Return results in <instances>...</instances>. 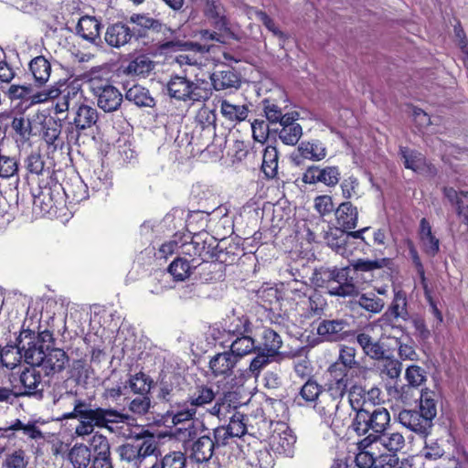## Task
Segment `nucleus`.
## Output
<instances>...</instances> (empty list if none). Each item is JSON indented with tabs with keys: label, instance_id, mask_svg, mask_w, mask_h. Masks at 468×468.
Returning a JSON list of instances; mask_svg holds the SVG:
<instances>
[{
	"label": "nucleus",
	"instance_id": "49",
	"mask_svg": "<svg viewBox=\"0 0 468 468\" xmlns=\"http://www.w3.org/2000/svg\"><path fill=\"white\" fill-rule=\"evenodd\" d=\"M356 303L370 314L380 313L385 305L384 300L374 292L361 294Z\"/></svg>",
	"mask_w": 468,
	"mask_h": 468
},
{
	"label": "nucleus",
	"instance_id": "41",
	"mask_svg": "<svg viewBox=\"0 0 468 468\" xmlns=\"http://www.w3.org/2000/svg\"><path fill=\"white\" fill-rule=\"evenodd\" d=\"M29 70L35 81L41 86L45 84L50 77L51 65L45 57L37 56L30 61Z\"/></svg>",
	"mask_w": 468,
	"mask_h": 468
},
{
	"label": "nucleus",
	"instance_id": "27",
	"mask_svg": "<svg viewBox=\"0 0 468 468\" xmlns=\"http://www.w3.org/2000/svg\"><path fill=\"white\" fill-rule=\"evenodd\" d=\"M341 402L333 398L322 395L321 398L313 405L315 412L323 419L324 422L328 426L335 424L336 414L340 408Z\"/></svg>",
	"mask_w": 468,
	"mask_h": 468
},
{
	"label": "nucleus",
	"instance_id": "63",
	"mask_svg": "<svg viewBox=\"0 0 468 468\" xmlns=\"http://www.w3.org/2000/svg\"><path fill=\"white\" fill-rule=\"evenodd\" d=\"M186 458L181 452H172L165 454L158 463L160 468H185Z\"/></svg>",
	"mask_w": 468,
	"mask_h": 468
},
{
	"label": "nucleus",
	"instance_id": "29",
	"mask_svg": "<svg viewBox=\"0 0 468 468\" xmlns=\"http://www.w3.org/2000/svg\"><path fill=\"white\" fill-rule=\"evenodd\" d=\"M335 218L340 228L352 231L358 222V210L350 201L342 202L335 210Z\"/></svg>",
	"mask_w": 468,
	"mask_h": 468
},
{
	"label": "nucleus",
	"instance_id": "56",
	"mask_svg": "<svg viewBox=\"0 0 468 468\" xmlns=\"http://www.w3.org/2000/svg\"><path fill=\"white\" fill-rule=\"evenodd\" d=\"M140 448L136 441L132 443H125L118 448V452L122 461H125L138 466L142 463L140 457Z\"/></svg>",
	"mask_w": 468,
	"mask_h": 468
},
{
	"label": "nucleus",
	"instance_id": "12",
	"mask_svg": "<svg viewBox=\"0 0 468 468\" xmlns=\"http://www.w3.org/2000/svg\"><path fill=\"white\" fill-rule=\"evenodd\" d=\"M203 14L208 19L211 25L219 31L233 37L234 34L229 27V20L226 15V8L221 0H201Z\"/></svg>",
	"mask_w": 468,
	"mask_h": 468
},
{
	"label": "nucleus",
	"instance_id": "28",
	"mask_svg": "<svg viewBox=\"0 0 468 468\" xmlns=\"http://www.w3.org/2000/svg\"><path fill=\"white\" fill-rule=\"evenodd\" d=\"M210 80L216 90H224L232 88L239 89L240 85L239 74L229 67L215 70L210 75Z\"/></svg>",
	"mask_w": 468,
	"mask_h": 468
},
{
	"label": "nucleus",
	"instance_id": "23",
	"mask_svg": "<svg viewBox=\"0 0 468 468\" xmlns=\"http://www.w3.org/2000/svg\"><path fill=\"white\" fill-rule=\"evenodd\" d=\"M133 36L134 33L129 26L122 22H117L107 27L104 41L111 48H120L128 44Z\"/></svg>",
	"mask_w": 468,
	"mask_h": 468
},
{
	"label": "nucleus",
	"instance_id": "55",
	"mask_svg": "<svg viewBox=\"0 0 468 468\" xmlns=\"http://www.w3.org/2000/svg\"><path fill=\"white\" fill-rule=\"evenodd\" d=\"M197 269L199 270L200 279L205 282H210L221 277V266L213 260L202 261L197 263Z\"/></svg>",
	"mask_w": 468,
	"mask_h": 468
},
{
	"label": "nucleus",
	"instance_id": "25",
	"mask_svg": "<svg viewBox=\"0 0 468 468\" xmlns=\"http://www.w3.org/2000/svg\"><path fill=\"white\" fill-rule=\"evenodd\" d=\"M324 388L313 378H309L301 387L293 401L298 406H313L323 395Z\"/></svg>",
	"mask_w": 468,
	"mask_h": 468
},
{
	"label": "nucleus",
	"instance_id": "51",
	"mask_svg": "<svg viewBox=\"0 0 468 468\" xmlns=\"http://www.w3.org/2000/svg\"><path fill=\"white\" fill-rule=\"evenodd\" d=\"M399 154L403 159L405 167L408 169H411L416 172L421 169L424 165L423 155L416 150H412L408 147H400Z\"/></svg>",
	"mask_w": 468,
	"mask_h": 468
},
{
	"label": "nucleus",
	"instance_id": "38",
	"mask_svg": "<svg viewBox=\"0 0 468 468\" xmlns=\"http://www.w3.org/2000/svg\"><path fill=\"white\" fill-rule=\"evenodd\" d=\"M197 268L196 259L190 261L183 257H177L170 263L168 271L175 281L183 282L187 279Z\"/></svg>",
	"mask_w": 468,
	"mask_h": 468
},
{
	"label": "nucleus",
	"instance_id": "43",
	"mask_svg": "<svg viewBox=\"0 0 468 468\" xmlns=\"http://www.w3.org/2000/svg\"><path fill=\"white\" fill-rule=\"evenodd\" d=\"M125 99L133 102L138 107L153 108L155 105V101L151 96L149 90L141 85H133L127 90Z\"/></svg>",
	"mask_w": 468,
	"mask_h": 468
},
{
	"label": "nucleus",
	"instance_id": "37",
	"mask_svg": "<svg viewBox=\"0 0 468 468\" xmlns=\"http://www.w3.org/2000/svg\"><path fill=\"white\" fill-rule=\"evenodd\" d=\"M162 52L168 51H193L197 53L205 54L209 52L210 48L206 45L199 44L193 41H182L179 39L167 40L162 42L159 46Z\"/></svg>",
	"mask_w": 468,
	"mask_h": 468
},
{
	"label": "nucleus",
	"instance_id": "8",
	"mask_svg": "<svg viewBox=\"0 0 468 468\" xmlns=\"http://www.w3.org/2000/svg\"><path fill=\"white\" fill-rule=\"evenodd\" d=\"M16 347L17 353L25 362L32 367H38L43 362L47 350L34 336V331L23 330L16 338Z\"/></svg>",
	"mask_w": 468,
	"mask_h": 468
},
{
	"label": "nucleus",
	"instance_id": "7",
	"mask_svg": "<svg viewBox=\"0 0 468 468\" xmlns=\"http://www.w3.org/2000/svg\"><path fill=\"white\" fill-rule=\"evenodd\" d=\"M90 89L97 100L100 109L105 112H112L119 109L122 102V95L120 90L108 80L91 79Z\"/></svg>",
	"mask_w": 468,
	"mask_h": 468
},
{
	"label": "nucleus",
	"instance_id": "17",
	"mask_svg": "<svg viewBox=\"0 0 468 468\" xmlns=\"http://www.w3.org/2000/svg\"><path fill=\"white\" fill-rule=\"evenodd\" d=\"M239 362V360L235 355L230 350H227L213 356L208 366L214 377L227 378L234 375V370Z\"/></svg>",
	"mask_w": 468,
	"mask_h": 468
},
{
	"label": "nucleus",
	"instance_id": "19",
	"mask_svg": "<svg viewBox=\"0 0 468 468\" xmlns=\"http://www.w3.org/2000/svg\"><path fill=\"white\" fill-rule=\"evenodd\" d=\"M407 306L408 301L406 292L401 290L396 292L390 306L378 320L379 323H381V326L391 324L392 318L395 320L400 318L403 321H408L410 319V314Z\"/></svg>",
	"mask_w": 468,
	"mask_h": 468
},
{
	"label": "nucleus",
	"instance_id": "48",
	"mask_svg": "<svg viewBox=\"0 0 468 468\" xmlns=\"http://www.w3.org/2000/svg\"><path fill=\"white\" fill-rule=\"evenodd\" d=\"M367 390L360 385H353L348 390V401L351 409L357 413L370 409L367 401Z\"/></svg>",
	"mask_w": 468,
	"mask_h": 468
},
{
	"label": "nucleus",
	"instance_id": "59",
	"mask_svg": "<svg viewBox=\"0 0 468 468\" xmlns=\"http://www.w3.org/2000/svg\"><path fill=\"white\" fill-rule=\"evenodd\" d=\"M29 457L22 449L14 451L7 454L3 462L4 468H27Z\"/></svg>",
	"mask_w": 468,
	"mask_h": 468
},
{
	"label": "nucleus",
	"instance_id": "62",
	"mask_svg": "<svg viewBox=\"0 0 468 468\" xmlns=\"http://www.w3.org/2000/svg\"><path fill=\"white\" fill-rule=\"evenodd\" d=\"M247 416L239 411L235 412L227 425L233 437H241L247 432L245 420Z\"/></svg>",
	"mask_w": 468,
	"mask_h": 468
},
{
	"label": "nucleus",
	"instance_id": "22",
	"mask_svg": "<svg viewBox=\"0 0 468 468\" xmlns=\"http://www.w3.org/2000/svg\"><path fill=\"white\" fill-rule=\"evenodd\" d=\"M130 22L138 26L142 30H151L154 33L161 35L158 38V44L165 42V39L174 34V31L162 23L159 19L151 17L144 14H133L130 16ZM160 45H158L159 47Z\"/></svg>",
	"mask_w": 468,
	"mask_h": 468
},
{
	"label": "nucleus",
	"instance_id": "36",
	"mask_svg": "<svg viewBox=\"0 0 468 468\" xmlns=\"http://www.w3.org/2000/svg\"><path fill=\"white\" fill-rule=\"evenodd\" d=\"M250 110L246 104H235L228 100L220 101V113L230 122L237 124L245 121Z\"/></svg>",
	"mask_w": 468,
	"mask_h": 468
},
{
	"label": "nucleus",
	"instance_id": "61",
	"mask_svg": "<svg viewBox=\"0 0 468 468\" xmlns=\"http://www.w3.org/2000/svg\"><path fill=\"white\" fill-rule=\"evenodd\" d=\"M257 355L254 356L249 366V370L252 376L258 377L261 371L271 363V358L274 356L263 350H257Z\"/></svg>",
	"mask_w": 468,
	"mask_h": 468
},
{
	"label": "nucleus",
	"instance_id": "3",
	"mask_svg": "<svg viewBox=\"0 0 468 468\" xmlns=\"http://www.w3.org/2000/svg\"><path fill=\"white\" fill-rule=\"evenodd\" d=\"M349 273V267H320L314 271L312 281L315 286L326 288L331 296H356L359 292L358 288Z\"/></svg>",
	"mask_w": 468,
	"mask_h": 468
},
{
	"label": "nucleus",
	"instance_id": "60",
	"mask_svg": "<svg viewBox=\"0 0 468 468\" xmlns=\"http://www.w3.org/2000/svg\"><path fill=\"white\" fill-rule=\"evenodd\" d=\"M356 351L355 347L344 346L340 348L338 360L335 363H339L340 366L346 370L357 367L359 363L356 360Z\"/></svg>",
	"mask_w": 468,
	"mask_h": 468
},
{
	"label": "nucleus",
	"instance_id": "21",
	"mask_svg": "<svg viewBox=\"0 0 468 468\" xmlns=\"http://www.w3.org/2000/svg\"><path fill=\"white\" fill-rule=\"evenodd\" d=\"M216 239L209 238L203 239L202 234L194 235L191 241L180 245L181 253L192 257H199L202 261L209 260L212 245Z\"/></svg>",
	"mask_w": 468,
	"mask_h": 468
},
{
	"label": "nucleus",
	"instance_id": "4",
	"mask_svg": "<svg viewBox=\"0 0 468 468\" xmlns=\"http://www.w3.org/2000/svg\"><path fill=\"white\" fill-rule=\"evenodd\" d=\"M390 415L384 407L360 410L355 414L351 428L358 436L376 437L389 425Z\"/></svg>",
	"mask_w": 468,
	"mask_h": 468
},
{
	"label": "nucleus",
	"instance_id": "44",
	"mask_svg": "<svg viewBox=\"0 0 468 468\" xmlns=\"http://www.w3.org/2000/svg\"><path fill=\"white\" fill-rule=\"evenodd\" d=\"M68 457L74 468H87L91 461L90 449L82 443H76Z\"/></svg>",
	"mask_w": 468,
	"mask_h": 468
},
{
	"label": "nucleus",
	"instance_id": "53",
	"mask_svg": "<svg viewBox=\"0 0 468 468\" xmlns=\"http://www.w3.org/2000/svg\"><path fill=\"white\" fill-rule=\"evenodd\" d=\"M273 131L278 133L280 140L287 145H295L303 135V128L300 124L287 125Z\"/></svg>",
	"mask_w": 468,
	"mask_h": 468
},
{
	"label": "nucleus",
	"instance_id": "18",
	"mask_svg": "<svg viewBox=\"0 0 468 468\" xmlns=\"http://www.w3.org/2000/svg\"><path fill=\"white\" fill-rule=\"evenodd\" d=\"M377 437H365L360 441V447L369 448L374 443L381 444L385 449L390 452L397 453L405 446V438L399 431L386 432L382 431L380 434H376Z\"/></svg>",
	"mask_w": 468,
	"mask_h": 468
},
{
	"label": "nucleus",
	"instance_id": "26",
	"mask_svg": "<svg viewBox=\"0 0 468 468\" xmlns=\"http://www.w3.org/2000/svg\"><path fill=\"white\" fill-rule=\"evenodd\" d=\"M101 24L93 16H82L77 25V33L83 39L100 46L102 43L101 37Z\"/></svg>",
	"mask_w": 468,
	"mask_h": 468
},
{
	"label": "nucleus",
	"instance_id": "40",
	"mask_svg": "<svg viewBox=\"0 0 468 468\" xmlns=\"http://www.w3.org/2000/svg\"><path fill=\"white\" fill-rule=\"evenodd\" d=\"M261 343L258 344L259 350L268 352L270 355L276 356L282 346V339L281 335L271 328H264L261 335Z\"/></svg>",
	"mask_w": 468,
	"mask_h": 468
},
{
	"label": "nucleus",
	"instance_id": "57",
	"mask_svg": "<svg viewBox=\"0 0 468 468\" xmlns=\"http://www.w3.org/2000/svg\"><path fill=\"white\" fill-rule=\"evenodd\" d=\"M1 90L11 101L28 100V97L32 96L33 91V88L30 84H11L6 90L4 86H1Z\"/></svg>",
	"mask_w": 468,
	"mask_h": 468
},
{
	"label": "nucleus",
	"instance_id": "5",
	"mask_svg": "<svg viewBox=\"0 0 468 468\" xmlns=\"http://www.w3.org/2000/svg\"><path fill=\"white\" fill-rule=\"evenodd\" d=\"M369 229V227L356 231H350L342 228H331L324 235V240L337 254L347 258L353 254L356 249L353 239L365 241L363 234Z\"/></svg>",
	"mask_w": 468,
	"mask_h": 468
},
{
	"label": "nucleus",
	"instance_id": "54",
	"mask_svg": "<svg viewBox=\"0 0 468 468\" xmlns=\"http://www.w3.org/2000/svg\"><path fill=\"white\" fill-rule=\"evenodd\" d=\"M61 190L66 197L73 202H80L88 197L87 186L80 178L72 185L61 186Z\"/></svg>",
	"mask_w": 468,
	"mask_h": 468
},
{
	"label": "nucleus",
	"instance_id": "14",
	"mask_svg": "<svg viewBox=\"0 0 468 468\" xmlns=\"http://www.w3.org/2000/svg\"><path fill=\"white\" fill-rule=\"evenodd\" d=\"M328 372L331 378L325 384L326 396L342 402L348 388V374L339 363L332 364L328 368Z\"/></svg>",
	"mask_w": 468,
	"mask_h": 468
},
{
	"label": "nucleus",
	"instance_id": "35",
	"mask_svg": "<svg viewBox=\"0 0 468 468\" xmlns=\"http://www.w3.org/2000/svg\"><path fill=\"white\" fill-rule=\"evenodd\" d=\"M43 128V139L45 142L53 146L54 149L61 147L63 141L60 138L62 124L59 119L49 117L46 119L42 123Z\"/></svg>",
	"mask_w": 468,
	"mask_h": 468
},
{
	"label": "nucleus",
	"instance_id": "39",
	"mask_svg": "<svg viewBox=\"0 0 468 468\" xmlns=\"http://www.w3.org/2000/svg\"><path fill=\"white\" fill-rule=\"evenodd\" d=\"M0 431H21L27 439L41 440L44 439V434L41 430L37 426L35 421H27V423L20 419H16L12 421L11 425L5 428H1Z\"/></svg>",
	"mask_w": 468,
	"mask_h": 468
},
{
	"label": "nucleus",
	"instance_id": "31",
	"mask_svg": "<svg viewBox=\"0 0 468 468\" xmlns=\"http://www.w3.org/2000/svg\"><path fill=\"white\" fill-rule=\"evenodd\" d=\"M52 401L54 405H58L61 400L68 398H78V380H71L67 378L61 381H57L53 384L50 391Z\"/></svg>",
	"mask_w": 468,
	"mask_h": 468
},
{
	"label": "nucleus",
	"instance_id": "64",
	"mask_svg": "<svg viewBox=\"0 0 468 468\" xmlns=\"http://www.w3.org/2000/svg\"><path fill=\"white\" fill-rule=\"evenodd\" d=\"M129 410L136 415L146 414L151 408L149 394L138 395L129 403Z\"/></svg>",
	"mask_w": 468,
	"mask_h": 468
},
{
	"label": "nucleus",
	"instance_id": "16",
	"mask_svg": "<svg viewBox=\"0 0 468 468\" xmlns=\"http://www.w3.org/2000/svg\"><path fill=\"white\" fill-rule=\"evenodd\" d=\"M184 445L186 451L190 452V458L197 463L209 461L216 449L212 437L207 434L186 441Z\"/></svg>",
	"mask_w": 468,
	"mask_h": 468
},
{
	"label": "nucleus",
	"instance_id": "30",
	"mask_svg": "<svg viewBox=\"0 0 468 468\" xmlns=\"http://www.w3.org/2000/svg\"><path fill=\"white\" fill-rule=\"evenodd\" d=\"M296 438L288 428H284L282 431H274L271 437L272 450L286 456L292 454Z\"/></svg>",
	"mask_w": 468,
	"mask_h": 468
},
{
	"label": "nucleus",
	"instance_id": "1",
	"mask_svg": "<svg viewBox=\"0 0 468 468\" xmlns=\"http://www.w3.org/2000/svg\"><path fill=\"white\" fill-rule=\"evenodd\" d=\"M77 419L79 424L75 428L77 436L90 435L94 428L112 430L111 424L128 420L129 416L115 409L93 407L91 403L82 399L73 400V410L62 415L61 420Z\"/></svg>",
	"mask_w": 468,
	"mask_h": 468
},
{
	"label": "nucleus",
	"instance_id": "52",
	"mask_svg": "<svg viewBox=\"0 0 468 468\" xmlns=\"http://www.w3.org/2000/svg\"><path fill=\"white\" fill-rule=\"evenodd\" d=\"M226 331L233 335L239 336L247 334H252L254 329L248 317H234L226 326Z\"/></svg>",
	"mask_w": 468,
	"mask_h": 468
},
{
	"label": "nucleus",
	"instance_id": "58",
	"mask_svg": "<svg viewBox=\"0 0 468 468\" xmlns=\"http://www.w3.org/2000/svg\"><path fill=\"white\" fill-rule=\"evenodd\" d=\"M390 262L388 258H382L378 260H364L358 259L351 263L355 271H371L387 267Z\"/></svg>",
	"mask_w": 468,
	"mask_h": 468
},
{
	"label": "nucleus",
	"instance_id": "42",
	"mask_svg": "<svg viewBox=\"0 0 468 468\" xmlns=\"http://www.w3.org/2000/svg\"><path fill=\"white\" fill-rule=\"evenodd\" d=\"M224 245L225 242L223 240H216V243L212 245V251L209 255V260L215 261L219 266L222 264H233L238 260L237 254L233 251L235 248L231 246L227 248Z\"/></svg>",
	"mask_w": 468,
	"mask_h": 468
},
{
	"label": "nucleus",
	"instance_id": "34",
	"mask_svg": "<svg viewBox=\"0 0 468 468\" xmlns=\"http://www.w3.org/2000/svg\"><path fill=\"white\" fill-rule=\"evenodd\" d=\"M180 380L181 377L178 375L163 378L160 382L158 399L170 404L175 402L181 392Z\"/></svg>",
	"mask_w": 468,
	"mask_h": 468
},
{
	"label": "nucleus",
	"instance_id": "33",
	"mask_svg": "<svg viewBox=\"0 0 468 468\" xmlns=\"http://www.w3.org/2000/svg\"><path fill=\"white\" fill-rule=\"evenodd\" d=\"M216 399L214 388L208 385L198 384L192 388L187 396V400L197 410L210 404Z\"/></svg>",
	"mask_w": 468,
	"mask_h": 468
},
{
	"label": "nucleus",
	"instance_id": "15",
	"mask_svg": "<svg viewBox=\"0 0 468 468\" xmlns=\"http://www.w3.org/2000/svg\"><path fill=\"white\" fill-rule=\"evenodd\" d=\"M23 390L19 391L20 397H34L37 399L43 398L44 385L41 380L40 372L35 367L26 368L19 377Z\"/></svg>",
	"mask_w": 468,
	"mask_h": 468
},
{
	"label": "nucleus",
	"instance_id": "32",
	"mask_svg": "<svg viewBox=\"0 0 468 468\" xmlns=\"http://www.w3.org/2000/svg\"><path fill=\"white\" fill-rule=\"evenodd\" d=\"M260 346H258L254 335L247 334L237 336L229 346V350L240 361L242 357L251 353H256Z\"/></svg>",
	"mask_w": 468,
	"mask_h": 468
},
{
	"label": "nucleus",
	"instance_id": "24",
	"mask_svg": "<svg viewBox=\"0 0 468 468\" xmlns=\"http://www.w3.org/2000/svg\"><path fill=\"white\" fill-rule=\"evenodd\" d=\"M69 361V356L63 349L51 348L45 353V358L38 367L42 368L46 376H50L62 372Z\"/></svg>",
	"mask_w": 468,
	"mask_h": 468
},
{
	"label": "nucleus",
	"instance_id": "10",
	"mask_svg": "<svg viewBox=\"0 0 468 468\" xmlns=\"http://www.w3.org/2000/svg\"><path fill=\"white\" fill-rule=\"evenodd\" d=\"M197 90V85L185 76L174 75L166 84L168 95L177 101H198Z\"/></svg>",
	"mask_w": 468,
	"mask_h": 468
},
{
	"label": "nucleus",
	"instance_id": "11",
	"mask_svg": "<svg viewBox=\"0 0 468 468\" xmlns=\"http://www.w3.org/2000/svg\"><path fill=\"white\" fill-rule=\"evenodd\" d=\"M327 150L319 140L303 141L291 154V160L295 165H301L304 160L318 162L325 158Z\"/></svg>",
	"mask_w": 468,
	"mask_h": 468
},
{
	"label": "nucleus",
	"instance_id": "20",
	"mask_svg": "<svg viewBox=\"0 0 468 468\" xmlns=\"http://www.w3.org/2000/svg\"><path fill=\"white\" fill-rule=\"evenodd\" d=\"M356 340L364 355L369 358L377 361L388 358V350L379 339L374 338L366 332H359L356 335Z\"/></svg>",
	"mask_w": 468,
	"mask_h": 468
},
{
	"label": "nucleus",
	"instance_id": "2",
	"mask_svg": "<svg viewBox=\"0 0 468 468\" xmlns=\"http://www.w3.org/2000/svg\"><path fill=\"white\" fill-rule=\"evenodd\" d=\"M437 416V395L430 389H423L420 397V410H402L398 415L401 425L416 434L427 437Z\"/></svg>",
	"mask_w": 468,
	"mask_h": 468
},
{
	"label": "nucleus",
	"instance_id": "45",
	"mask_svg": "<svg viewBox=\"0 0 468 468\" xmlns=\"http://www.w3.org/2000/svg\"><path fill=\"white\" fill-rule=\"evenodd\" d=\"M279 154L275 146L268 145L262 156L261 170L268 178L277 175Z\"/></svg>",
	"mask_w": 468,
	"mask_h": 468
},
{
	"label": "nucleus",
	"instance_id": "9",
	"mask_svg": "<svg viewBox=\"0 0 468 468\" xmlns=\"http://www.w3.org/2000/svg\"><path fill=\"white\" fill-rule=\"evenodd\" d=\"M316 332L319 336L328 342L343 341L355 335L350 330V324L347 320L343 318L322 320L317 326Z\"/></svg>",
	"mask_w": 468,
	"mask_h": 468
},
{
	"label": "nucleus",
	"instance_id": "50",
	"mask_svg": "<svg viewBox=\"0 0 468 468\" xmlns=\"http://www.w3.org/2000/svg\"><path fill=\"white\" fill-rule=\"evenodd\" d=\"M328 308L326 299L319 292H314L308 296V317H321Z\"/></svg>",
	"mask_w": 468,
	"mask_h": 468
},
{
	"label": "nucleus",
	"instance_id": "6",
	"mask_svg": "<svg viewBox=\"0 0 468 468\" xmlns=\"http://www.w3.org/2000/svg\"><path fill=\"white\" fill-rule=\"evenodd\" d=\"M99 120V112L96 108L85 104L75 103L71 108V118L69 122L71 130L68 131L69 141H78L80 135L86 130L92 128Z\"/></svg>",
	"mask_w": 468,
	"mask_h": 468
},
{
	"label": "nucleus",
	"instance_id": "46",
	"mask_svg": "<svg viewBox=\"0 0 468 468\" xmlns=\"http://www.w3.org/2000/svg\"><path fill=\"white\" fill-rule=\"evenodd\" d=\"M153 69V61L145 56H139L129 62L124 72L131 76L145 77Z\"/></svg>",
	"mask_w": 468,
	"mask_h": 468
},
{
	"label": "nucleus",
	"instance_id": "47",
	"mask_svg": "<svg viewBox=\"0 0 468 468\" xmlns=\"http://www.w3.org/2000/svg\"><path fill=\"white\" fill-rule=\"evenodd\" d=\"M153 380L143 372L131 375L125 385L137 395L149 394Z\"/></svg>",
	"mask_w": 468,
	"mask_h": 468
},
{
	"label": "nucleus",
	"instance_id": "13",
	"mask_svg": "<svg viewBox=\"0 0 468 468\" xmlns=\"http://www.w3.org/2000/svg\"><path fill=\"white\" fill-rule=\"evenodd\" d=\"M340 171L337 166H325L321 168L318 165H310L303 174L302 180L305 184L314 185L323 183L326 186H335L340 180Z\"/></svg>",
	"mask_w": 468,
	"mask_h": 468
}]
</instances>
